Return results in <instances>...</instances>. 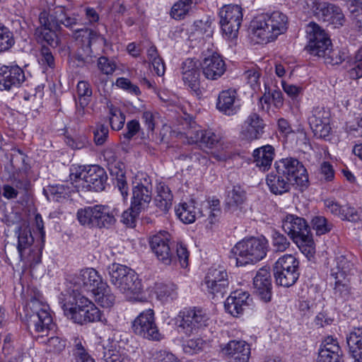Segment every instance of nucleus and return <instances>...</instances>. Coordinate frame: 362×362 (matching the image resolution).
<instances>
[{
    "mask_svg": "<svg viewBox=\"0 0 362 362\" xmlns=\"http://www.w3.org/2000/svg\"><path fill=\"white\" fill-rule=\"evenodd\" d=\"M282 228L295 243L306 242L311 234L310 226L305 218L293 214H287L282 221Z\"/></svg>",
    "mask_w": 362,
    "mask_h": 362,
    "instance_id": "obj_18",
    "label": "nucleus"
},
{
    "mask_svg": "<svg viewBox=\"0 0 362 362\" xmlns=\"http://www.w3.org/2000/svg\"><path fill=\"white\" fill-rule=\"evenodd\" d=\"M200 66V62L192 58L185 59L181 64L182 80L194 91L199 88Z\"/></svg>",
    "mask_w": 362,
    "mask_h": 362,
    "instance_id": "obj_30",
    "label": "nucleus"
},
{
    "mask_svg": "<svg viewBox=\"0 0 362 362\" xmlns=\"http://www.w3.org/2000/svg\"><path fill=\"white\" fill-rule=\"evenodd\" d=\"M39 63L42 66H46L50 69L55 66L54 57L52 52L48 47L42 46L40 52Z\"/></svg>",
    "mask_w": 362,
    "mask_h": 362,
    "instance_id": "obj_57",
    "label": "nucleus"
},
{
    "mask_svg": "<svg viewBox=\"0 0 362 362\" xmlns=\"http://www.w3.org/2000/svg\"><path fill=\"white\" fill-rule=\"evenodd\" d=\"M144 181L146 183L138 182L132 188L131 204L136 212L145 209L152 199V185L146 179Z\"/></svg>",
    "mask_w": 362,
    "mask_h": 362,
    "instance_id": "obj_29",
    "label": "nucleus"
},
{
    "mask_svg": "<svg viewBox=\"0 0 362 362\" xmlns=\"http://www.w3.org/2000/svg\"><path fill=\"white\" fill-rule=\"evenodd\" d=\"M349 352L358 362L362 361V328H354L346 337Z\"/></svg>",
    "mask_w": 362,
    "mask_h": 362,
    "instance_id": "obj_36",
    "label": "nucleus"
},
{
    "mask_svg": "<svg viewBox=\"0 0 362 362\" xmlns=\"http://www.w3.org/2000/svg\"><path fill=\"white\" fill-rule=\"evenodd\" d=\"M354 270V264L345 257L340 256L336 259V267L332 269L331 275L334 279L349 278Z\"/></svg>",
    "mask_w": 362,
    "mask_h": 362,
    "instance_id": "obj_44",
    "label": "nucleus"
},
{
    "mask_svg": "<svg viewBox=\"0 0 362 362\" xmlns=\"http://www.w3.org/2000/svg\"><path fill=\"white\" fill-rule=\"evenodd\" d=\"M76 33H79L78 36L85 38L84 43L77 49L74 58L78 62V66H86L94 62L91 45L99 41L102 43L105 42L103 36L98 34L96 32L88 28H74Z\"/></svg>",
    "mask_w": 362,
    "mask_h": 362,
    "instance_id": "obj_16",
    "label": "nucleus"
},
{
    "mask_svg": "<svg viewBox=\"0 0 362 362\" xmlns=\"http://www.w3.org/2000/svg\"><path fill=\"white\" fill-rule=\"evenodd\" d=\"M299 262L292 255H284L275 262L273 272L277 285L290 287L299 278Z\"/></svg>",
    "mask_w": 362,
    "mask_h": 362,
    "instance_id": "obj_11",
    "label": "nucleus"
},
{
    "mask_svg": "<svg viewBox=\"0 0 362 362\" xmlns=\"http://www.w3.org/2000/svg\"><path fill=\"white\" fill-rule=\"evenodd\" d=\"M110 175L112 177L114 185H115L119 190L124 198L128 196V185L125 176L124 164L121 162V165H115L108 168Z\"/></svg>",
    "mask_w": 362,
    "mask_h": 362,
    "instance_id": "obj_37",
    "label": "nucleus"
},
{
    "mask_svg": "<svg viewBox=\"0 0 362 362\" xmlns=\"http://www.w3.org/2000/svg\"><path fill=\"white\" fill-rule=\"evenodd\" d=\"M24 80V72L18 66L4 65L0 68V90L18 88Z\"/></svg>",
    "mask_w": 362,
    "mask_h": 362,
    "instance_id": "obj_24",
    "label": "nucleus"
},
{
    "mask_svg": "<svg viewBox=\"0 0 362 362\" xmlns=\"http://www.w3.org/2000/svg\"><path fill=\"white\" fill-rule=\"evenodd\" d=\"M72 182H76V187H81L87 190L101 192L105 189L107 175L102 167L93 165L84 167L69 175Z\"/></svg>",
    "mask_w": 362,
    "mask_h": 362,
    "instance_id": "obj_10",
    "label": "nucleus"
},
{
    "mask_svg": "<svg viewBox=\"0 0 362 362\" xmlns=\"http://www.w3.org/2000/svg\"><path fill=\"white\" fill-rule=\"evenodd\" d=\"M252 299L250 294L241 290L233 291L224 303L225 310L234 317L243 314L244 310L250 305Z\"/></svg>",
    "mask_w": 362,
    "mask_h": 362,
    "instance_id": "obj_28",
    "label": "nucleus"
},
{
    "mask_svg": "<svg viewBox=\"0 0 362 362\" xmlns=\"http://www.w3.org/2000/svg\"><path fill=\"white\" fill-rule=\"evenodd\" d=\"M250 350V346L243 340H230L221 345V353L229 362H248Z\"/></svg>",
    "mask_w": 362,
    "mask_h": 362,
    "instance_id": "obj_21",
    "label": "nucleus"
},
{
    "mask_svg": "<svg viewBox=\"0 0 362 362\" xmlns=\"http://www.w3.org/2000/svg\"><path fill=\"white\" fill-rule=\"evenodd\" d=\"M223 34L228 39L237 37L243 21L242 8L238 5L223 6L218 13Z\"/></svg>",
    "mask_w": 362,
    "mask_h": 362,
    "instance_id": "obj_12",
    "label": "nucleus"
},
{
    "mask_svg": "<svg viewBox=\"0 0 362 362\" xmlns=\"http://www.w3.org/2000/svg\"><path fill=\"white\" fill-rule=\"evenodd\" d=\"M267 241L265 238L251 237L239 241L232 249L238 267L254 264L265 257Z\"/></svg>",
    "mask_w": 362,
    "mask_h": 362,
    "instance_id": "obj_5",
    "label": "nucleus"
},
{
    "mask_svg": "<svg viewBox=\"0 0 362 362\" xmlns=\"http://www.w3.org/2000/svg\"><path fill=\"white\" fill-rule=\"evenodd\" d=\"M74 355L75 356L76 362H95L88 354L81 342L76 344Z\"/></svg>",
    "mask_w": 362,
    "mask_h": 362,
    "instance_id": "obj_61",
    "label": "nucleus"
},
{
    "mask_svg": "<svg viewBox=\"0 0 362 362\" xmlns=\"http://www.w3.org/2000/svg\"><path fill=\"white\" fill-rule=\"evenodd\" d=\"M308 44L305 49L313 56L322 57L327 52L332 42L325 30L315 23H310L306 28Z\"/></svg>",
    "mask_w": 362,
    "mask_h": 362,
    "instance_id": "obj_15",
    "label": "nucleus"
},
{
    "mask_svg": "<svg viewBox=\"0 0 362 362\" xmlns=\"http://www.w3.org/2000/svg\"><path fill=\"white\" fill-rule=\"evenodd\" d=\"M43 194L49 201L61 202L69 199L71 190L64 185H49L43 189Z\"/></svg>",
    "mask_w": 362,
    "mask_h": 362,
    "instance_id": "obj_39",
    "label": "nucleus"
},
{
    "mask_svg": "<svg viewBox=\"0 0 362 362\" xmlns=\"http://www.w3.org/2000/svg\"><path fill=\"white\" fill-rule=\"evenodd\" d=\"M11 185L20 193H27L30 188V181L25 173H13L11 177Z\"/></svg>",
    "mask_w": 362,
    "mask_h": 362,
    "instance_id": "obj_49",
    "label": "nucleus"
},
{
    "mask_svg": "<svg viewBox=\"0 0 362 362\" xmlns=\"http://www.w3.org/2000/svg\"><path fill=\"white\" fill-rule=\"evenodd\" d=\"M246 198V192L240 185L233 186L227 194L226 210L230 213L240 211Z\"/></svg>",
    "mask_w": 362,
    "mask_h": 362,
    "instance_id": "obj_33",
    "label": "nucleus"
},
{
    "mask_svg": "<svg viewBox=\"0 0 362 362\" xmlns=\"http://www.w3.org/2000/svg\"><path fill=\"white\" fill-rule=\"evenodd\" d=\"M334 293L336 298L347 300L351 296V287L349 278L334 279Z\"/></svg>",
    "mask_w": 362,
    "mask_h": 362,
    "instance_id": "obj_45",
    "label": "nucleus"
},
{
    "mask_svg": "<svg viewBox=\"0 0 362 362\" xmlns=\"http://www.w3.org/2000/svg\"><path fill=\"white\" fill-rule=\"evenodd\" d=\"M176 256H174L173 261L177 259L182 267L188 264L189 252L185 245L177 243L175 247Z\"/></svg>",
    "mask_w": 362,
    "mask_h": 362,
    "instance_id": "obj_60",
    "label": "nucleus"
},
{
    "mask_svg": "<svg viewBox=\"0 0 362 362\" xmlns=\"http://www.w3.org/2000/svg\"><path fill=\"white\" fill-rule=\"evenodd\" d=\"M206 346V341L199 337L187 340L182 344L184 352L189 355L197 354L202 351Z\"/></svg>",
    "mask_w": 362,
    "mask_h": 362,
    "instance_id": "obj_48",
    "label": "nucleus"
},
{
    "mask_svg": "<svg viewBox=\"0 0 362 362\" xmlns=\"http://www.w3.org/2000/svg\"><path fill=\"white\" fill-rule=\"evenodd\" d=\"M244 75L247 83L250 84V87L254 90L256 91L259 89V78L261 74L257 69L253 68L249 69L244 73Z\"/></svg>",
    "mask_w": 362,
    "mask_h": 362,
    "instance_id": "obj_58",
    "label": "nucleus"
},
{
    "mask_svg": "<svg viewBox=\"0 0 362 362\" xmlns=\"http://www.w3.org/2000/svg\"><path fill=\"white\" fill-rule=\"evenodd\" d=\"M330 119L329 110L320 106L313 107L308 117V123L315 136L325 139L329 136L332 131Z\"/></svg>",
    "mask_w": 362,
    "mask_h": 362,
    "instance_id": "obj_19",
    "label": "nucleus"
},
{
    "mask_svg": "<svg viewBox=\"0 0 362 362\" xmlns=\"http://www.w3.org/2000/svg\"><path fill=\"white\" fill-rule=\"evenodd\" d=\"M132 328L135 334L144 338L153 341L161 338L152 309L141 312L133 321Z\"/></svg>",
    "mask_w": 362,
    "mask_h": 362,
    "instance_id": "obj_17",
    "label": "nucleus"
},
{
    "mask_svg": "<svg viewBox=\"0 0 362 362\" xmlns=\"http://www.w3.org/2000/svg\"><path fill=\"white\" fill-rule=\"evenodd\" d=\"M316 362H344L343 351L336 339H325L318 351Z\"/></svg>",
    "mask_w": 362,
    "mask_h": 362,
    "instance_id": "obj_25",
    "label": "nucleus"
},
{
    "mask_svg": "<svg viewBox=\"0 0 362 362\" xmlns=\"http://www.w3.org/2000/svg\"><path fill=\"white\" fill-rule=\"evenodd\" d=\"M157 298L162 302L173 300L177 297V287L172 282H160L155 285Z\"/></svg>",
    "mask_w": 362,
    "mask_h": 362,
    "instance_id": "obj_40",
    "label": "nucleus"
},
{
    "mask_svg": "<svg viewBox=\"0 0 362 362\" xmlns=\"http://www.w3.org/2000/svg\"><path fill=\"white\" fill-rule=\"evenodd\" d=\"M107 270L110 281L122 293L138 294L142 290V284L136 272L129 267L120 264L112 263Z\"/></svg>",
    "mask_w": 362,
    "mask_h": 362,
    "instance_id": "obj_6",
    "label": "nucleus"
},
{
    "mask_svg": "<svg viewBox=\"0 0 362 362\" xmlns=\"http://www.w3.org/2000/svg\"><path fill=\"white\" fill-rule=\"evenodd\" d=\"M346 54L339 49H332L329 47L327 52L322 57L325 64L338 65L344 61Z\"/></svg>",
    "mask_w": 362,
    "mask_h": 362,
    "instance_id": "obj_51",
    "label": "nucleus"
},
{
    "mask_svg": "<svg viewBox=\"0 0 362 362\" xmlns=\"http://www.w3.org/2000/svg\"><path fill=\"white\" fill-rule=\"evenodd\" d=\"M92 294L95 300L103 308H109L115 304V296L105 281Z\"/></svg>",
    "mask_w": 362,
    "mask_h": 362,
    "instance_id": "obj_38",
    "label": "nucleus"
},
{
    "mask_svg": "<svg viewBox=\"0 0 362 362\" xmlns=\"http://www.w3.org/2000/svg\"><path fill=\"white\" fill-rule=\"evenodd\" d=\"M117 213V210L111 209L107 206L95 205L79 209L77 218L83 226L109 228L116 223Z\"/></svg>",
    "mask_w": 362,
    "mask_h": 362,
    "instance_id": "obj_7",
    "label": "nucleus"
},
{
    "mask_svg": "<svg viewBox=\"0 0 362 362\" xmlns=\"http://www.w3.org/2000/svg\"><path fill=\"white\" fill-rule=\"evenodd\" d=\"M28 326L33 328L37 332H45L53 329L54 324L52 317L49 312L31 315L25 318Z\"/></svg>",
    "mask_w": 362,
    "mask_h": 362,
    "instance_id": "obj_34",
    "label": "nucleus"
},
{
    "mask_svg": "<svg viewBox=\"0 0 362 362\" xmlns=\"http://www.w3.org/2000/svg\"><path fill=\"white\" fill-rule=\"evenodd\" d=\"M94 141L96 145H103L108 137L109 129L105 124H98L94 131Z\"/></svg>",
    "mask_w": 362,
    "mask_h": 362,
    "instance_id": "obj_62",
    "label": "nucleus"
},
{
    "mask_svg": "<svg viewBox=\"0 0 362 362\" xmlns=\"http://www.w3.org/2000/svg\"><path fill=\"white\" fill-rule=\"evenodd\" d=\"M200 64L203 75L209 80H217L226 71V62L217 52L204 57Z\"/></svg>",
    "mask_w": 362,
    "mask_h": 362,
    "instance_id": "obj_23",
    "label": "nucleus"
},
{
    "mask_svg": "<svg viewBox=\"0 0 362 362\" xmlns=\"http://www.w3.org/2000/svg\"><path fill=\"white\" fill-rule=\"evenodd\" d=\"M177 217L185 223H192L195 221L198 214L201 212L197 211L194 202L182 203L175 209Z\"/></svg>",
    "mask_w": 362,
    "mask_h": 362,
    "instance_id": "obj_42",
    "label": "nucleus"
},
{
    "mask_svg": "<svg viewBox=\"0 0 362 362\" xmlns=\"http://www.w3.org/2000/svg\"><path fill=\"white\" fill-rule=\"evenodd\" d=\"M238 93L234 88L222 90L217 99L216 108L226 115H233L238 111Z\"/></svg>",
    "mask_w": 362,
    "mask_h": 362,
    "instance_id": "obj_31",
    "label": "nucleus"
},
{
    "mask_svg": "<svg viewBox=\"0 0 362 362\" xmlns=\"http://www.w3.org/2000/svg\"><path fill=\"white\" fill-rule=\"evenodd\" d=\"M254 289L262 300L268 303L272 296V285L269 269L262 267L259 269L253 279Z\"/></svg>",
    "mask_w": 362,
    "mask_h": 362,
    "instance_id": "obj_27",
    "label": "nucleus"
},
{
    "mask_svg": "<svg viewBox=\"0 0 362 362\" xmlns=\"http://www.w3.org/2000/svg\"><path fill=\"white\" fill-rule=\"evenodd\" d=\"M275 171L267 175L266 182L269 190L281 195L294 187L300 191L308 187L307 170L302 162L293 157H287L274 163Z\"/></svg>",
    "mask_w": 362,
    "mask_h": 362,
    "instance_id": "obj_1",
    "label": "nucleus"
},
{
    "mask_svg": "<svg viewBox=\"0 0 362 362\" xmlns=\"http://www.w3.org/2000/svg\"><path fill=\"white\" fill-rule=\"evenodd\" d=\"M312 225L318 235L329 232L332 228V224L329 223L326 218L321 216L314 217L312 220Z\"/></svg>",
    "mask_w": 362,
    "mask_h": 362,
    "instance_id": "obj_56",
    "label": "nucleus"
},
{
    "mask_svg": "<svg viewBox=\"0 0 362 362\" xmlns=\"http://www.w3.org/2000/svg\"><path fill=\"white\" fill-rule=\"evenodd\" d=\"M209 320L205 310L193 307L181 310L175 318V325L179 333L190 336L208 327Z\"/></svg>",
    "mask_w": 362,
    "mask_h": 362,
    "instance_id": "obj_8",
    "label": "nucleus"
},
{
    "mask_svg": "<svg viewBox=\"0 0 362 362\" xmlns=\"http://www.w3.org/2000/svg\"><path fill=\"white\" fill-rule=\"evenodd\" d=\"M303 9L308 14L315 16L335 28L342 26L346 20L341 8L328 2L305 0Z\"/></svg>",
    "mask_w": 362,
    "mask_h": 362,
    "instance_id": "obj_9",
    "label": "nucleus"
},
{
    "mask_svg": "<svg viewBox=\"0 0 362 362\" xmlns=\"http://www.w3.org/2000/svg\"><path fill=\"white\" fill-rule=\"evenodd\" d=\"M16 234L18 235L17 249L21 260L26 258L30 266L34 267L41 262V252L38 248L30 250L34 242L30 228L23 225L18 228Z\"/></svg>",
    "mask_w": 362,
    "mask_h": 362,
    "instance_id": "obj_13",
    "label": "nucleus"
},
{
    "mask_svg": "<svg viewBox=\"0 0 362 362\" xmlns=\"http://www.w3.org/2000/svg\"><path fill=\"white\" fill-rule=\"evenodd\" d=\"M15 43L12 32L0 23V52L8 50Z\"/></svg>",
    "mask_w": 362,
    "mask_h": 362,
    "instance_id": "obj_50",
    "label": "nucleus"
},
{
    "mask_svg": "<svg viewBox=\"0 0 362 362\" xmlns=\"http://www.w3.org/2000/svg\"><path fill=\"white\" fill-rule=\"evenodd\" d=\"M192 4L186 0H180L175 3L171 8L170 15L176 19L180 20L189 12L191 8Z\"/></svg>",
    "mask_w": 362,
    "mask_h": 362,
    "instance_id": "obj_54",
    "label": "nucleus"
},
{
    "mask_svg": "<svg viewBox=\"0 0 362 362\" xmlns=\"http://www.w3.org/2000/svg\"><path fill=\"white\" fill-rule=\"evenodd\" d=\"M141 129L140 123L136 119L127 122L124 132L120 136L123 143H128Z\"/></svg>",
    "mask_w": 362,
    "mask_h": 362,
    "instance_id": "obj_55",
    "label": "nucleus"
},
{
    "mask_svg": "<svg viewBox=\"0 0 362 362\" xmlns=\"http://www.w3.org/2000/svg\"><path fill=\"white\" fill-rule=\"evenodd\" d=\"M40 26L35 29V35L38 40L46 42L52 48L59 44V38L55 31L62 29V25L74 30L78 24V19L75 14H71L69 9L64 6H55L50 13L42 11L39 15Z\"/></svg>",
    "mask_w": 362,
    "mask_h": 362,
    "instance_id": "obj_2",
    "label": "nucleus"
},
{
    "mask_svg": "<svg viewBox=\"0 0 362 362\" xmlns=\"http://www.w3.org/2000/svg\"><path fill=\"white\" fill-rule=\"evenodd\" d=\"M173 194L169 187L165 185L160 184L157 187V195L154 202L156 206L164 213L168 211L172 206Z\"/></svg>",
    "mask_w": 362,
    "mask_h": 362,
    "instance_id": "obj_41",
    "label": "nucleus"
},
{
    "mask_svg": "<svg viewBox=\"0 0 362 362\" xmlns=\"http://www.w3.org/2000/svg\"><path fill=\"white\" fill-rule=\"evenodd\" d=\"M287 29L288 18L279 11H274L271 14H261L255 17L250 23L252 33L261 43L267 44L275 40Z\"/></svg>",
    "mask_w": 362,
    "mask_h": 362,
    "instance_id": "obj_4",
    "label": "nucleus"
},
{
    "mask_svg": "<svg viewBox=\"0 0 362 362\" xmlns=\"http://www.w3.org/2000/svg\"><path fill=\"white\" fill-rule=\"evenodd\" d=\"M272 244L274 250L276 252H284L291 245L287 238L276 230L272 231Z\"/></svg>",
    "mask_w": 362,
    "mask_h": 362,
    "instance_id": "obj_52",
    "label": "nucleus"
},
{
    "mask_svg": "<svg viewBox=\"0 0 362 362\" xmlns=\"http://www.w3.org/2000/svg\"><path fill=\"white\" fill-rule=\"evenodd\" d=\"M109 122L112 130L119 131L123 128L125 122V115L118 107H110Z\"/></svg>",
    "mask_w": 362,
    "mask_h": 362,
    "instance_id": "obj_46",
    "label": "nucleus"
},
{
    "mask_svg": "<svg viewBox=\"0 0 362 362\" xmlns=\"http://www.w3.org/2000/svg\"><path fill=\"white\" fill-rule=\"evenodd\" d=\"M58 299L64 315L75 323L83 325L96 322H107L103 312L83 294L61 293Z\"/></svg>",
    "mask_w": 362,
    "mask_h": 362,
    "instance_id": "obj_3",
    "label": "nucleus"
},
{
    "mask_svg": "<svg viewBox=\"0 0 362 362\" xmlns=\"http://www.w3.org/2000/svg\"><path fill=\"white\" fill-rule=\"evenodd\" d=\"M204 283L210 294L223 297L229 284L226 269L222 267L210 268L205 276Z\"/></svg>",
    "mask_w": 362,
    "mask_h": 362,
    "instance_id": "obj_20",
    "label": "nucleus"
},
{
    "mask_svg": "<svg viewBox=\"0 0 362 362\" xmlns=\"http://www.w3.org/2000/svg\"><path fill=\"white\" fill-rule=\"evenodd\" d=\"M356 57L358 62L349 70V75L352 79L362 77V47L357 52Z\"/></svg>",
    "mask_w": 362,
    "mask_h": 362,
    "instance_id": "obj_64",
    "label": "nucleus"
},
{
    "mask_svg": "<svg viewBox=\"0 0 362 362\" xmlns=\"http://www.w3.org/2000/svg\"><path fill=\"white\" fill-rule=\"evenodd\" d=\"M191 142L199 144L208 148H214L219 141L220 136L213 132L211 130H188L185 132Z\"/></svg>",
    "mask_w": 362,
    "mask_h": 362,
    "instance_id": "obj_32",
    "label": "nucleus"
},
{
    "mask_svg": "<svg viewBox=\"0 0 362 362\" xmlns=\"http://www.w3.org/2000/svg\"><path fill=\"white\" fill-rule=\"evenodd\" d=\"M78 100L81 104L88 105L90 98L92 95V89L90 84L84 81H79L77 84Z\"/></svg>",
    "mask_w": 362,
    "mask_h": 362,
    "instance_id": "obj_53",
    "label": "nucleus"
},
{
    "mask_svg": "<svg viewBox=\"0 0 362 362\" xmlns=\"http://www.w3.org/2000/svg\"><path fill=\"white\" fill-rule=\"evenodd\" d=\"M150 246L153 252L160 262L170 265L175 258L170 245L169 234L167 232L159 233L151 237Z\"/></svg>",
    "mask_w": 362,
    "mask_h": 362,
    "instance_id": "obj_22",
    "label": "nucleus"
},
{
    "mask_svg": "<svg viewBox=\"0 0 362 362\" xmlns=\"http://www.w3.org/2000/svg\"><path fill=\"white\" fill-rule=\"evenodd\" d=\"M49 305L42 301L41 296L40 294L37 296L31 297L28 301L25 312V317H30L31 315H37V314H42V312H49Z\"/></svg>",
    "mask_w": 362,
    "mask_h": 362,
    "instance_id": "obj_43",
    "label": "nucleus"
},
{
    "mask_svg": "<svg viewBox=\"0 0 362 362\" xmlns=\"http://www.w3.org/2000/svg\"><path fill=\"white\" fill-rule=\"evenodd\" d=\"M66 346V341L64 339L52 337L45 344V351L52 355H59L65 350Z\"/></svg>",
    "mask_w": 362,
    "mask_h": 362,
    "instance_id": "obj_47",
    "label": "nucleus"
},
{
    "mask_svg": "<svg viewBox=\"0 0 362 362\" xmlns=\"http://www.w3.org/2000/svg\"><path fill=\"white\" fill-rule=\"evenodd\" d=\"M265 124L260 116L256 113H251L244 122L240 136L243 139L252 141L262 137L264 131Z\"/></svg>",
    "mask_w": 362,
    "mask_h": 362,
    "instance_id": "obj_26",
    "label": "nucleus"
},
{
    "mask_svg": "<svg viewBox=\"0 0 362 362\" xmlns=\"http://www.w3.org/2000/svg\"><path fill=\"white\" fill-rule=\"evenodd\" d=\"M98 67L103 74L109 75L115 71L116 64L114 61L107 57H101L98 59Z\"/></svg>",
    "mask_w": 362,
    "mask_h": 362,
    "instance_id": "obj_59",
    "label": "nucleus"
},
{
    "mask_svg": "<svg viewBox=\"0 0 362 362\" xmlns=\"http://www.w3.org/2000/svg\"><path fill=\"white\" fill-rule=\"evenodd\" d=\"M141 211H137L136 212L131 204L130 208L122 213L121 221L127 226L134 227L136 218Z\"/></svg>",
    "mask_w": 362,
    "mask_h": 362,
    "instance_id": "obj_63",
    "label": "nucleus"
},
{
    "mask_svg": "<svg viewBox=\"0 0 362 362\" xmlns=\"http://www.w3.org/2000/svg\"><path fill=\"white\" fill-rule=\"evenodd\" d=\"M252 156L256 166L262 170L268 169L274 156V148L271 145L263 146L254 150Z\"/></svg>",
    "mask_w": 362,
    "mask_h": 362,
    "instance_id": "obj_35",
    "label": "nucleus"
},
{
    "mask_svg": "<svg viewBox=\"0 0 362 362\" xmlns=\"http://www.w3.org/2000/svg\"><path fill=\"white\" fill-rule=\"evenodd\" d=\"M101 276L93 268H86L80 271L71 280L73 288L71 293L65 294L78 295L83 293H93L103 283Z\"/></svg>",
    "mask_w": 362,
    "mask_h": 362,
    "instance_id": "obj_14",
    "label": "nucleus"
}]
</instances>
